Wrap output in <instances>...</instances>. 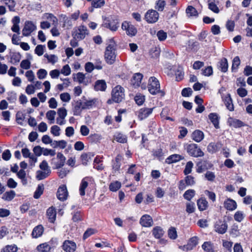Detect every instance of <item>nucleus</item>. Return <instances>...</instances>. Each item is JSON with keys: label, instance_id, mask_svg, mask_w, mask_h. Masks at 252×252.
Wrapping results in <instances>:
<instances>
[{"label": "nucleus", "instance_id": "nucleus-1", "mask_svg": "<svg viewBox=\"0 0 252 252\" xmlns=\"http://www.w3.org/2000/svg\"><path fill=\"white\" fill-rule=\"evenodd\" d=\"M141 88L142 90L148 89L150 93L153 95H155L158 93H160L162 95H164L163 92L160 90V84L158 80L154 76L150 77L148 80V86L146 84L142 83L141 85Z\"/></svg>", "mask_w": 252, "mask_h": 252}, {"label": "nucleus", "instance_id": "nucleus-2", "mask_svg": "<svg viewBox=\"0 0 252 252\" xmlns=\"http://www.w3.org/2000/svg\"><path fill=\"white\" fill-rule=\"evenodd\" d=\"M117 57L116 44L113 41H110L106 47L104 52V59L108 64H113Z\"/></svg>", "mask_w": 252, "mask_h": 252}, {"label": "nucleus", "instance_id": "nucleus-3", "mask_svg": "<svg viewBox=\"0 0 252 252\" xmlns=\"http://www.w3.org/2000/svg\"><path fill=\"white\" fill-rule=\"evenodd\" d=\"M184 147L188 154L190 156L198 158L204 156V153L196 144H186Z\"/></svg>", "mask_w": 252, "mask_h": 252}, {"label": "nucleus", "instance_id": "nucleus-4", "mask_svg": "<svg viewBox=\"0 0 252 252\" xmlns=\"http://www.w3.org/2000/svg\"><path fill=\"white\" fill-rule=\"evenodd\" d=\"M112 99L115 102L119 103L125 97L124 89L120 85L114 87L111 92Z\"/></svg>", "mask_w": 252, "mask_h": 252}, {"label": "nucleus", "instance_id": "nucleus-5", "mask_svg": "<svg viewBox=\"0 0 252 252\" xmlns=\"http://www.w3.org/2000/svg\"><path fill=\"white\" fill-rule=\"evenodd\" d=\"M94 181L93 177L87 176L84 177L82 180L79 186V194L81 196L85 195V189L89 186H92L94 185Z\"/></svg>", "mask_w": 252, "mask_h": 252}, {"label": "nucleus", "instance_id": "nucleus-6", "mask_svg": "<svg viewBox=\"0 0 252 252\" xmlns=\"http://www.w3.org/2000/svg\"><path fill=\"white\" fill-rule=\"evenodd\" d=\"M28 166L27 163L23 161L20 162V169L19 171L17 170V176L18 178H19L23 185H25L27 184V178L28 176H27L26 171L25 169H27ZM18 166H17V168Z\"/></svg>", "mask_w": 252, "mask_h": 252}, {"label": "nucleus", "instance_id": "nucleus-7", "mask_svg": "<svg viewBox=\"0 0 252 252\" xmlns=\"http://www.w3.org/2000/svg\"><path fill=\"white\" fill-rule=\"evenodd\" d=\"M159 18L158 13L155 10L150 9L145 14L144 19L148 23H155L158 21Z\"/></svg>", "mask_w": 252, "mask_h": 252}, {"label": "nucleus", "instance_id": "nucleus-8", "mask_svg": "<svg viewBox=\"0 0 252 252\" xmlns=\"http://www.w3.org/2000/svg\"><path fill=\"white\" fill-rule=\"evenodd\" d=\"M88 34V31L87 27L82 25L79 26L73 33L74 37L78 40L84 39Z\"/></svg>", "mask_w": 252, "mask_h": 252}, {"label": "nucleus", "instance_id": "nucleus-9", "mask_svg": "<svg viewBox=\"0 0 252 252\" xmlns=\"http://www.w3.org/2000/svg\"><path fill=\"white\" fill-rule=\"evenodd\" d=\"M68 196V192L66 186L64 185L60 186L57 192L58 199L61 201H64L67 199Z\"/></svg>", "mask_w": 252, "mask_h": 252}, {"label": "nucleus", "instance_id": "nucleus-10", "mask_svg": "<svg viewBox=\"0 0 252 252\" xmlns=\"http://www.w3.org/2000/svg\"><path fill=\"white\" fill-rule=\"evenodd\" d=\"M36 29V26L33 22L31 21H26L22 30L23 35L25 36H29Z\"/></svg>", "mask_w": 252, "mask_h": 252}, {"label": "nucleus", "instance_id": "nucleus-11", "mask_svg": "<svg viewBox=\"0 0 252 252\" xmlns=\"http://www.w3.org/2000/svg\"><path fill=\"white\" fill-rule=\"evenodd\" d=\"M122 28L126 31L127 35L130 36H134L137 33V30L135 27L127 21H125L122 23Z\"/></svg>", "mask_w": 252, "mask_h": 252}, {"label": "nucleus", "instance_id": "nucleus-12", "mask_svg": "<svg viewBox=\"0 0 252 252\" xmlns=\"http://www.w3.org/2000/svg\"><path fill=\"white\" fill-rule=\"evenodd\" d=\"M153 109L154 108H142L136 112V115L140 120H143L152 113Z\"/></svg>", "mask_w": 252, "mask_h": 252}, {"label": "nucleus", "instance_id": "nucleus-13", "mask_svg": "<svg viewBox=\"0 0 252 252\" xmlns=\"http://www.w3.org/2000/svg\"><path fill=\"white\" fill-rule=\"evenodd\" d=\"M62 247L65 252H74L76 249V243L71 240H65Z\"/></svg>", "mask_w": 252, "mask_h": 252}, {"label": "nucleus", "instance_id": "nucleus-14", "mask_svg": "<svg viewBox=\"0 0 252 252\" xmlns=\"http://www.w3.org/2000/svg\"><path fill=\"white\" fill-rule=\"evenodd\" d=\"M195 183V182L194 177L190 175H188L186 177L185 180H181L180 182L179 188L180 189L183 190L185 188V184L187 186H191L194 185Z\"/></svg>", "mask_w": 252, "mask_h": 252}, {"label": "nucleus", "instance_id": "nucleus-15", "mask_svg": "<svg viewBox=\"0 0 252 252\" xmlns=\"http://www.w3.org/2000/svg\"><path fill=\"white\" fill-rule=\"evenodd\" d=\"M215 230L220 234H224L227 229V224L221 220L217 221L215 224Z\"/></svg>", "mask_w": 252, "mask_h": 252}, {"label": "nucleus", "instance_id": "nucleus-16", "mask_svg": "<svg viewBox=\"0 0 252 252\" xmlns=\"http://www.w3.org/2000/svg\"><path fill=\"white\" fill-rule=\"evenodd\" d=\"M82 99L81 101L85 109H89L96 106L97 100L96 98L87 99L85 96H83Z\"/></svg>", "mask_w": 252, "mask_h": 252}, {"label": "nucleus", "instance_id": "nucleus-17", "mask_svg": "<svg viewBox=\"0 0 252 252\" xmlns=\"http://www.w3.org/2000/svg\"><path fill=\"white\" fill-rule=\"evenodd\" d=\"M140 224L143 227H150L153 225V220L149 215L142 216L140 220Z\"/></svg>", "mask_w": 252, "mask_h": 252}, {"label": "nucleus", "instance_id": "nucleus-18", "mask_svg": "<svg viewBox=\"0 0 252 252\" xmlns=\"http://www.w3.org/2000/svg\"><path fill=\"white\" fill-rule=\"evenodd\" d=\"M143 75L140 73H136L133 74L131 79V84L135 88L139 87L141 83Z\"/></svg>", "mask_w": 252, "mask_h": 252}, {"label": "nucleus", "instance_id": "nucleus-19", "mask_svg": "<svg viewBox=\"0 0 252 252\" xmlns=\"http://www.w3.org/2000/svg\"><path fill=\"white\" fill-rule=\"evenodd\" d=\"M103 25L113 31H116L119 27V23L117 20H106Z\"/></svg>", "mask_w": 252, "mask_h": 252}, {"label": "nucleus", "instance_id": "nucleus-20", "mask_svg": "<svg viewBox=\"0 0 252 252\" xmlns=\"http://www.w3.org/2000/svg\"><path fill=\"white\" fill-rule=\"evenodd\" d=\"M184 158V157L179 154H173L169 156L165 159V162L167 164H172L178 162Z\"/></svg>", "mask_w": 252, "mask_h": 252}, {"label": "nucleus", "instance_id": "nucleus-21", "mask_svg": "<svg viewBox=\"0 0 252 252\" xmlns=\"http://www.w3.org/2000/svg\"><path fill=\"white\" fill-rule=\"evenodd\" d=\"M222 99L227 109L230 111H233L234 105L230 94H227L226 95L222 96Z\"/></svg>", "mask_w": 252, "mask_h": 252}, {"label": "nucleus", "instance_id": "nucleus-22", "mask_svg": "<svg viewBox=\"0 0 252 252\" xmlns=\"http://www.w3.org/2000/svg\"><path fill=\"white\" fill-rule=\"evenodd\" d=\"M224 207L227 210L233 211L237 208V203L234 200L228 198L224 202Z\"/></svg>", "mask_w": 252, "mask_h": 252}, {"label": "nucleus", "instance_id": "nucleus-23", "mask_svg": "<svg viewBox=\"0 0 252 252\" xmlns=\"http://www.w3.org/2000/svg\"><path fill=\"white\" fill-rule=\"evenodd\" d=\"M85 109L81 100L77 101L73 108V115L76 116L80 115L82 110Z\"/></svg>", "mask_w": 252, "mask_h": 252}, {"label": "nucleus", "instance_id": "nucleus-24", "mask_svg": "<svg viewBox=\"0 0 252 252\" xmlns=\"http://www.w3.org/2000/svg\"><path fill=\"white\" fill-rule=\"evenodd\" d=\"M227 123L230 126L235 128L241 127L244 126V124L243 122L232 117H229L228 119Z\"/></svg>", "mask_w": 252, "mask_h": 252}, {"label": "nucleus", "instance_id": "nucleus-25", "mask_svg": "<svg viewBox=\"0 0 252 252\" xmlns=\"http://www.w3.org/2000/svg\"><path fill=\"white\" fill-rule=\"evenodd\" d=\"M43 226L41 224L38 225L33 228L32 233V237L34 238L40 237L43 234Z\"/></svg>", "mask_w": 252, "mask_h": 252}, {"label": "nucleus", "instance_id": "nucleus-26", "mask_svg": "<svg viewBox=\"0 0 252 252\" xmlns=\"http://www.w3.org/2000/svg\"><path fill=\"white\" fill-rule=\"evenodd\" d=\"M58 161L55 163L56 168H60L63 167L65 163V157L61 153H58L57 155Z\"/></svg>", "mask_w": 252, "mask_h": 252}, {"label": "nucleus", "instance_id": "nucleus-27", "mask_svg": "<svg viewBox=\"0 0 252 252\" xmlns=\"http://www.w3.org/2000/svg\"><path fill=\"white\" fill-rule=\"evenodd\" d=\"M191 137L195 142H200L203 139L204 135L202 131L200 130H195L192 133Z\"/></svg>", "mask_w": 252, "mask_h": 252}, {"label": "nucleus", "instance_id": "nucleus-28", "mask_svg": "<svg viewBox=\"0 0 252 252\" xmlns=\"http://www.w3.org/2000/svg\"><path fill=\"white\" fill-rule=\"evenodd\" d=\"M222 147V145L220 142L217 143H211L208 147L207 150L210 153H215L219 151Z\"/></svg>", "mask_w": 252, "mask_h": 252}, {"label": "nucleus", "instance_id": "nucleus-29", "mask_svg": "<svg viewBox=\"0 0 252 252\" xmlns=\"http://www.w3.org/2000/svg\"><path fill=\"white\" fill-rule=\"evenodd\" d=\"M164 234V231L160 226H156L152 230V234L156 239L161 238Z\"/></svg>", "mask_w": 252, "mask_h": 252}, {"label": "nucleus", "instance_id": "nucleus-30", "mask_svg": "<svg viewBox=\"0 0 252 252\" xmlns=\"http://www.w3.org/2000/svg\"><path fill=\"white\" fill-rule=\"evenodd\" d=\"M47 216L48 218L49 221L53 223L56 220V212L55 209L52 207L48 208L46 212Z\"/></svg>", "mask_w": 252, "mask_h": 252}, {"label": "nucleus", "instance_id": "nucleus-31", "mask_svg": "<svg viewBox=\"0 0 252 252\" xmlns=\"http://www.w3.org/2000/svg\"><path fill=\"white\" fill-rule=\"evenodd\" d=\"M228 64L227 60L223 58L218 63L219 69L223 72H226L228 70Z\"/></svg>", "mask_w": 252, "mask_h": 252}, {"label": "nucleus", "instance_id": "nucleus-32", "mask_svg": "<svg viewBox=\"0 0 252 252\" xmlns=\"http://www.w3.org/2000/svg\"><path fill=\"white\" fill-rule=\"evenodd\" d=\"M197 205L198 209L200 211H203L207 209L208 207V203L204 198H200L197 201Z\"/></svg>", "mask_w": 252, "mask_h": 252}, {"label": "nucleus", "instance_id": "nucleus-33", "mask_svg": "<svg viewBox=\"0 0 252 252\" xmlns=\"http://www.w3.org/2000/svg\"><path fill=\"white\" fill-rule=\"evenodd\" d=\"M208 117L215 128H219V117L218 114L215 113H211L209 115Z\"/></svg>", "mask_w": 252, "mask_h": 252}, {"label": "nucleus", "instance_id": "nucleus-34", "mask_svg": "<svg viewBox=\"0 0 252 252\" xmlns=\"http://www.w3.org/2000/svg\"><path fill=\"white\" fill-rule=\"evenodd\" d=\"M106 88L105 82L103 80H97L94 85V89L96 91H104Z\"/></svg>", "mask_w": 252, "mask_h": 252}, {"label": "nucleus", "instance_id": "nucleus-35", "mask_svg": "<svg viewBox=\"0 0 252 252\" xmlns=\"http://www.w3.org/2000/svg\"><path fill=\"white\" fill-rule=\"evenodd\" d=\"M202 248L206 252H215L214 245L210 241L205 242L202 245Z\"/></svg>", "mask_w": 252, "mask_h": 252}, {"label": "nucleus", "instance_id": "nucleus-36", "mask_svg": "<svg viewBox=\"0 0 252 252\" xmlns=\"http://www.w3.org/2000/svg\"><path fill=\"white\" fill-rule=\"evenodd\" d=\"M43 18L51 22L52 25L56 26L58 25V19L53 14L45 13L44 14Z\"/></svg>", "mask_w": 252, "mask_h": 252}, {"label": "nucleus", "instance_id": "nucleus-37", "mask_svg": "<svg viewBox=\"0 0 252 252\" xmlns=\"http://www.w3.org/2000/svg\"><path fill=\"white\" fill-rule=\"evenodd\" d=\"M121 183L118 181L111 182L109 186V189L110 191L116 192L121 187Z\"/></svg>", "mask_w": 252, "mask_h": 252}, {"label": "nucleus", "instance_id": "nucleus-38", "mask_svg": "<svg viewBox=\"0 0 252 252\" xmlns=\"http://www.w3.org/2000/svg\"><path fill=\"white\" fill-rule=\"evenodd\" d=\"M114 138L119 143H125L127 142V137L121 133H116L114 136Z\"/></svg>", "mask_w": 252, "mask_h": 252}, {"label": "nucleus", "instance_id": "nucleus-39", "mask_svg": "<svg viewBox=\"0 0 252 252\" xmlns=\"http://www.w3.org/2000/svg\"><path fill=\"white\" fill-rule=\"evenodd\" d=\"M198 240L199 239L197 236H193L190 238L187 244L189 249L191 250L195 248L198 243Z\"/></svg>", "mask_w": 252, "mask_h": 252}, {"label": "nucleus", "instance_id": "nucleus-40", "mask_svg": "<svg viewBox=\"0 0 252 252\" xmlns=\"http://www.w3.org/2000/svg\"><path fill=\"white\" fill-rule=\"evenodd\" d=\"M56 115V112L54 110H49L46 113V117L49 121L50 124H54L55 122V118Z\"/></svg>", "mask_w": 252, "mask_h": 252}, {"label": "nucleus", "instance_id": "nucleus-41", "mask_svg": "<svg viewBox=\"0 0 252 252\" xmlns=\"http://www.w3.org/2000/svg\"><path fill=\"white\" fill-rule=\"evenodd\" d=\"M50 249V246L47 243L40 244L36 248V250L39 252H49Z\"/></svg>", "mask_w": 252, "mask_h": 252}, {"label": "nucleus", "instance_id": "nucleus-42", "mask_svg": "<svg viewBox=\"0 0 252 252\" xmlns=\"http://www.w3.org/2000/svg\"><path fill=\"white\" fill-rule=\"evenodd\" d=\"M168 237L172 240H175L177 237V232L176 229L174 227H170L167 231Z\"/></svg>", "mask_w": 252, "mask_h": 252}, {"label": "nucleus", "instance_id": "nucleus-43", "mask_svg": "<svg viewBox=\"0 0 252 252\" xmlns=\"http://www.w3.org/2000/svg\"><path fill=\"white\" fill-rule=\"evenodd\" d=\"M50 173L43 170H38L36 172V177L38 180H41L49 176Z\"/></svg>", "mask_w": 252, "mask_h": 252}, {"label": "nucleus", "instance_id": "nucleus-44", "mask_svg": "<svg viewBox=\"0 0 252 252\" xmlns=\"http://www.w3.org/2000/svg\"><path fill=\"white\" fill-rule=\"evenodd\" d=\"M222 246L224 248V252H231L233 242L222 240Z\"/></svg>", "mask_w": 252, "mask_h": 252}, {"label": "nucleus", "instance_id": "nucleus-45", "mask_svg": "<svg viewBox=\"0 0 252 252\" xmlns=\"http://www.w3.org/2000/svg\"><path fill=\"white\" fill-rule=\"evenodd\" d=\"M52 145L54 148L59 147L61 149H63L66 147L67 142L64 140H59V141H54Z\"/></svg>", "mask_w": 252, "mask_h": 252}, {"label": "nucleus", "instance_id": "nucleus-46", "mask_svg": "<svg viewBox=\"0 0 252 252\" xmlns=\"http://www.w3.org/2000/svg\"><path fill=\"white\" fill-rule=\"evenodd\" d=\"M44 190V186L42 184L39 185L36 188L33 195V197L35 199H38L42 194Z\"/></svg>", "mask_w": 252, "mask_h": 252}, {"label": "nucleus", "instance_id": "nucleus-47", "mask_svg": "<svg viewBox=\"0 0 252 252\" xmlns=\"http://www.w3.org/2000/svg\"><path fill=\"white\" fill-rule=\"evenodd\" d=\"M15 196V192L13 190H10L4 193L2 197V198L5 201H10Z\"/></svg>", "mask_w": 252, "mask_h": 252}, {"label": "nucleus", "instance_id": "nucleus-48", "mask_svg": "<svg viewBox=\"0 0 252 252\" xmlns=\"http://www.w3.org/2000/svg\"><path fill=\"white\" fill-rule=\"evenodd\" d=\"M208 8L210 10L215 13L218 14L220 12V9L219 7L214 1H209Z\"/></svg>", "mask_w": 252, "mask_h": 252}, {"label": "nucleus", "instance_id": "nucleus-49", "mask_svg": "<svg viewBox=\"0 0 252 252\" xmlns=\"http://www.w3.org/2000/svg\"><path fill=\"white\" fill-rule=\"evenodd\" d=\"M44 57L47 59L48 63H51L53 64L57 63L58 60V57L55 55L45 54Z\"/></svg>", "mask_w": 252, "mask_h": 252}, {"label": "nucleus", "instance_id": "nucleus-50", "mask_svg": "<svg viewBox=\"0 0 252 252\" xmlns=\"http://www.w3.org/2000/svg\"><path fill=\"white\" fill-rule=\"evenodd\" d=\"M105 4L104 0H93L91 5L95 8H101Z\"/></svg>", "mask_w": 252, "mask_h": 252}, {"label": "nucleus", "instance_id": "nucleus-51", "mask_svg": "<svg viewBox=\"0 0 252 252\" xmlns=\"http://www.w3.org/2000/svg\"><path fill=\"white\" fill-rule=\"evenodd\" d=\"M186 13L189 16H197L198 12L196 9L192 6H189L186 9Z\"/></svg>", "mask_w": 252, "mask_h": 252}, {"label": "nucleus", "instance_id": "nucleus-52", "mask_svg": "<svg viewBox=\"0 0 252 252\" xmlns=\"http://www.w3.org/2000/svg\"><path fill=\"white\" fill-rule=\"evenodd\" d=\"M240 64V60L238 56L234 57L232 61L231 69L232 71H235L237 70L238 66Z\"/></svg>", "mask_w": 252, "mask_h": 252}, {"label": "nucleus", "instance_id": "nucleus-53", "mask_svg": "<svg viewBox=\"0 0 252 252\" xmlns=\"http://www.w3.org/2000/svg\"><path fill=\"white\" fill-rule=\"evenodd\" d=\"M97 232V230L95 229L94 228H88L87 229V230L84 232L83 236V239L84 240L86 239L90 236H92V235H94Z\"/></svg>", "mask_w": 252, "mask_h": 252}, {"label": "nucleus", "instance_id": "nucleus-54", "mask_svg": "<svg viewBox=\"0 0 252 252\" xmlns=\"http://www.w3.org/2000/svg\"><path fill=\"white\" fill-rule=\"evenodd\" d=\"M194 195L195 191L193 189L187 190L184 194V198L189 201L190 200Z\"/></svg>", "mask_w": 252, "mask_h": 252}, {"label": "nucleus", "instance_id": "nucleus-55", "mask_svg": "<svg viewBox=\"0 0 252 252\" xmlns=\"http://www.w3.org/2000/svg\"><path fill=\"white\" fill-rule=\"evenodd\" d=\"M134 100L138 105H141L145 101V96L141 94H137L134 97Z\"/></svg>", "mask_w": 252, "mask_h": 252}, {"label": "nucleus", "instance_id": "nucleus-56", "mask_svg": "<svg viewBox=\"0 0 252 252\" xmlns=\"http://www.w3.org/2000/svg\"><path fill=\"white\" fill-rule=\"evenodd\" d=\"M165 1L163 0H158L156 2L155 8L158 11H162L165 6Z\"/></svg>", "mask_w": 252, "mask_h": 252}, {"label": "nucleus", "instance_id": "nucleus-57", "mask_svg": "<svg viewBox=\"0 0 252 252\" xmlns=\"http://www.w3.org/2000/svg\"><path fill=\"white\" fill-rule=\"evenodd\" d=\"M244 217L245 215L244 213L240 211H237L234 215V219L235 220L238 222L242 221L243 220Z\"/></svg>", "mask_w": 252, "mask_h": 252}, {"label": "nucleus", "instance_id": "nucleus-58", "mask_svg": "<svg viewBox=\"0 0 252 252\" xmlns=\"http://www.w3.org/2000/svg\"><path fill=\"white\" fill-rule=\"evenodd\" d=\"M60 131L61 128L60 127L57 126V125H54L51 126V133L52 134H53L55 136H59L60 135Z\"/></svg>", "mask_w": 252, "mask_h": 252}, {"label": "nucleus", "instance_id": "nucleus-59", "mask_svg": "<svg viewBox=\"0 0 252 252\" xmlns=\"http://www.w3.org/2000/svg\"><path fill=\"white\" fill-rule=\"evenodd\" d=\"M193 166V163L192 161H188L186 165L185 168L184 170L185 175H188L191 172L192 168Z\"/></svg>", "mask_w": 252, "mask_h": 252}, {"label": "nucleus", "instance_id": "nucleus-60", "mask_svg": "<svg viewBox=\"0 0 252 252\" xmlns=\"http://www.w3.org/2000/svg\"><path fill=\"white\" fill-rule=\"evenodd\" d=\"M235 26V24L234 21L230 20L227 21L225 24V27L229 32H232L234 31Z\"/></svg>", "mask_w": 252, "mask_h": 252}, {"label": "nucleus", "instance_id": "nucleus-61", "mask_svg": "<svg viewBox=\"0 0 252 252\" xmlns=\"http://www.w3.org/2000/svg\"><path fill=\"white\" fill-rule=\"evenodd\" d=\"M91 156L92 155L91 153H84L82 154L81 156V159L82 162V164L86 165L87 164V162L91 159Z\"/></svg>", "mask_w": 252, "mask_h": 252}, {"label": "nucleus", "instance_id": "nucleus-62", "mask_svg": "<svg viewBox=\"0 0 252 252\" xmlns=\"http://www.w3.org/2000/svg\"><path fill=\"white\" fill-rule=\"evenodd\" d=\"M60 97L61 100L64 102H68L71 99V96L68 93H63L61 94Z\"/></svg>", "mask_w": 252, "mask_h": 252}, {"label": "nucleus", "instance_id": "nucleus-63", "mask_svg": "<svg viewBox=\"0 0 252 252\" xmlns=\"http://www.w3.org/2000/svg\"><path fill=\"white\" fill-rule=\"evenodd\" d=\"M213 68L211 66H208L202 69V74L204 76H210L213 74Z\"/></svg>", "mask_w": 252, "mask_h": 252}, {"label": "nucleus", "instance_id": "nucleus-64", "mask_svg": "<svg viewBox=\"0 0 252 252\" xmlns=\"http://www.w3.org/2000/svg\"><path fill=\"white\" fill-rule=\"evenodd\" d=\"M60 72L64 76H68L71 73V69L68 64H66L63 67Z\"/></svg>", "mask_w": 252, "mask_h": 252}]
</instances>
